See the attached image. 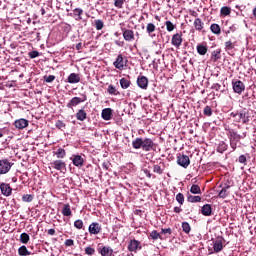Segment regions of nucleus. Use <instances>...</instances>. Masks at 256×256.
<instances>
[{"mask_svg": "<svg viewBox=\"0 0 256 256\" xmlns=\"http://www.w3.org/2000/svg\"><path fill=\"white\" fill-rule=\"evenodd\" d=\"M74 15H76V17H78L76 19V21H81V19H83V17H81V15H83V9H81V8L74 9Z\"/></svg>", "mask_w": 256, "mask_h": 256, "instance_id": "a18cd8bd", "label": "nucleus"}, {"mask_svg": "<svg viewBox=\"0 0 256 256\" xmlns=\"http://www.w3.org/2000/svg\"><path fill=\"white\" fill-rule=\"evenodd\" d=\"M203 113L206 117H211V115H213V110L211 109V106H205Z\"/></svg>", "mask_w": 256, "mask_h": 256, "instance_id": "3c124183", "label": "nucleus"}, {"mask_svg": "<svg viewBox=\"0 0 256 256\" xmlns=\"http://www.w3.org/2000/svg\"><path fill=\"white\" fill-rule=\"evenodd\" d=\"M155 29H157V27L153 23H148L146 26V32L148 33V35L155 33Z\"/></svg>", "mask_w": 256, "mask_h": 256, "instance_id": "58836bf2", "label": "nucleus"}, {"mask_svg": "<svg viewBox=\"0 0 256 256\" xmlns=\"http://www.w3.org/2000/svg\"><path fill=\"white\" fill-rule=\"evenodd\" d=\"M188 203H201V196H194L189 194L187 196Z\"/></svg>", "mask_w": 256, "mask_h": 256, "instance_id": "72a5a7b5", "label": "nucleus"}, {"mask_svg": "<svg viewBox=\"0 0 256 256\" xmlns=\"http://www.w3.org/2000/svg\"><path fill=\"white\" fill-rule=\"evenodd\" d=\"M176 201L177 203H179V205H183V203H185V196L183 195V193H178L176 195Z\"/></svg>", "mask_w": 256, "mask_h": 256, "instance_id": "de8ad7c7", "label": "nucleus"}, {"mask_svg": "<svg viewBox=\"0 0 256 256\" xmlns=\"http://www.w3.org/2000/svg\"><path fill=\"white\" fill-rule=\"evenodd\" d=\"M77 121H85L87 119V112H85V107L78 110L76 113Z\"/></svg>", "mask_w": 256, "mask_h": 256, "instance_id": "393cba45", "label": "nucleus"}, {"mask_svg": "<svg viewBox=\"0 0 256 256\" xmlns=\"http://www.w3.org/2000/svg\"><path fill=\"white\" fill-rule=\"evenodd\" d=\"M148 239H153V241H157V239L163 240V237H161V234L157 232V230H153L149 236Z\"/></svg>", "mask_w": 256, "mask_h": 256, "instance_id": "473e14b6", "label": "nucleus"}, {"mask_svg": "<svg viewBox=\"0 0 256 256\" xmlns=\"http://www.w3.org/2000/svg\"><path fill=\"white\" fill-rule=\"evenodd\" d=\"M74 227L76 229H83V220H81V219L75 220Z\"/></svg>", "mask_w": 256, "mask_h": 256, "instance_id": "864d4df0", "label": "nucleus"}, {"mask_svg": "<svg viewBox=\"0 0 256 256\" xmlns=\"http://www.w3.org/2000/svg\"><path fill=\"white\" fill-rule=\"evenodd\" d=\"M238 161L239 163H247V157L245 155H240Z\"/></svg>", "mask_w": 256, "mask_h": 256, "instance_id": "680f3d73", "label": "nucleus"}, {"mask_svg": "<svg viewBox=\"0 0 256 256\" xmlns=\"http://www.w3.org/2000/svg\"><path fill=\"white\" fill-rule=\"evenodd\" d=\"M161 233L163 234V235H171V233H173V230H171V228H162L161 229Z\"/></svg>", "mask_w": 256, "mask_h": 256, "instance_id": "bf43d9fd", "label": "nucleus"}, {"mask_svg": "<svg viewBox=\"0 0 256 256\" xmlns=\"http://www.w3.org/2000/svg\"><path fill=\"white\" fill-rule=\"evenodd\" d=\"M87 101V95L81 94V97H73L66 105L68 109H73V107H77L80 103H85Z\"/></svg>", "mask_w": 256, "mask_h": 256, "instance_id": "39448f33", "label": "nucleus"}, {"mask_svg": "<svg viewBox=\"0 0 256 256\" xmlns=\"http://www.w3.org/2000/svg\"><path fill=\"white\" fill-rule=\"evenodd\" d=\"M112 118H113V109L105 108L102 110V119H104V121H111Z\"/></svg>", "mask_w": 256, "mask_h": 256, "instance_id": "aec40b11", "label": "nucleus"}, {"mask_svg": "<svg viewBox=\"0 0 256 256\" xmlns=\"http://www.w3.org/2000/svg\"><path fill=\"white\" fill-rule=\"evenodd\" d=\"M0 191H1L2 195H4V197H11V194L13 193V188H11L10 184L1 183Z\"/></svg>", "mask_w": 256, "mask_h": 256, "instance_id": "4468645a", "label": "nucleus"}, {"mask_svg": "<svg viewBox=\"0 0 256 256\" xmlns=\"http://www.w3.org/2000/svg\"><path fill=\"white\" fill-rule=\"evenodd\" d=\"M224 49L226 52L232 51V49H235V42L228 40L224 43Z\"/></svg>", "mask_w": 256, "mask_h": 256, "instance_id": "f704fd0d", "label": "nucleus"}, {"mask_svg": "<svg viewBox=\"0 0 256 256\" xmlns=\"http://www.w3.org/2000/svg\"><path fill=\"white\" fill-rule=\"evenodd\" d=\"M15 163L7 158L0 159V175H7Z\"/></svg>", "mask_w": 256, "mask_h": 256, "instance_id": "7ed1b4c3", "label": "nucleus"}, {"mask_svg": "<svg viewBox=\"0 0 256 256\" xmlns=\"http://www.w3.org/2000/svg\"><path fill=\"white\" fill-rule=\"evenodd\" d=\"M48 235H51V236L55 235V229H49Z\"/></svg>", "mask_w": 256, "mask_h": 256, "instance_id": "774afa93", "label": "nucleus"}, {"mask_svg": "<svg viewBox=\"0 0 256 256\" xmlns=\"http://www.w3.org/2000/svg\"><path fill=\"white\" fill-rule=\"evenodd\" d=\"M128 62L129 60H127V58H125L123 54H119L116 60L113 62V65L115 69H118L119 71H125Z\"/></svg>", "mask_w": 256, "mask_h": 256, "instance_id": "20e7f679", "label": "nucleus"}, {"mask_svg": "<svg viewBox=\"0 0 256 256\" xmlns=\"http://www.w3.org/2000/svg\"><path fill=\"white\" fill-rule=\"evenodd\" d=\"M86 255H95V248L88 246L85 248Z\"/></svg>", "mask_w": 256, "mask_h": 256, "instance_id": "6e6d98bb", "label": "nucleus"}, {"mask_svg": "<svg viewBox=\"0 0 256 256\" xmlns=\"http://www.w3.org/2000/svg\"><path fill=\"white\" fill-rule=\"evenodd\" d=\"M141 245V242H139L136 239H133L128 244V251L135 252L137 249H139V246Z\"/></svg>", "mask_w": 256, "mask_h": 256, "instance_id": "5701e85b", "label": "nucleus"}, {"mask_svg": "<svg viewBox=\"0 0 256 256\" xmlns=\"http://www.w3.org/2000/svg\"><path fill=\"white\" fill-rule=\"evenodd\" d=\"M107 93L109 95H114L115 97H117V95H121V92H119L117 90V88L113 85V84H110L107 88Z\"/></svg>", "mask_w": 256, "mask_h": 256, "instance_id": "c756f323", "label": "nucleus"}, {"mask_svg": "<svg viewBox=\"0 0 256 256\" xmlns=\"http://www.w3.org/2000/svg\"><path fill=\"white\" fill-rule=\"evenodd\" d=\"M153 173H157V175H163V168L160 165H153Z\"/></svg>", "mask_w": 256, "mask_h": 256, "instance_id": "8fccbe9b", "label": "nucleus"}, {"mask_svg": "<svg viewBox=\"0 0 256 256\" xmlns=\"http://www.w3.org/2000/svg\"><path fill=\"white\" fill-rule=\"evenodd\" d=\"M120 87L122 89H129L131 87V81L127 80V78L120 79Z\"/></svg>", "mask_w": 256, "mask_h": 256, "instance_id": "7c9ffc66", "label": "nucleus"}, {"mask_svg": "<svg viewBox=\"0 0 256 256\" xmlns=\"http://www.w3.org/2000/svg\"><path fill=\"white\" fill-rule=\"evenodd\" d=\"M94 25H95V28L97 31H101V29H103V27H105V23L101 19L95 20Z\"/></svg>", "mask_w": 256, "mask_h": 256, "instance_id": "ea45409f", "label": "nucleus"}, {"mask_svg": "<svg viewBox=\"0 0 256 256\" xmlns=\"http://www.w3.org/2000/svg\"><path fill=\"white\" fill-rule=\"evenodd\" d=\"M228 147L229 146L227 145V143L221 142L217 148V151H218V153H225V151H227Z\"/></svg>", "mask_w": 256, "mask_h": 256, "instance_id": "79ce46f5", "label": "nucleus"}, {"mask_svg": "<svg viewBox=\"0 0 256 256\" xmlns=\"http://www.w3.org/2000/svg\"><path fill=\"white\" fill-rule=\"evenodd\" d=\"M16 129H25L29 127V120L25 118H20L14 122Z\"/></svg>", "mask_w": 256, "mask_h": 256, "instance_id": "f3484780", "label": "nucleus"}, {"mask_svg": "<svg viewBox=\"0 0 256 256\" xmlns=\"http://www.w3.org/2000/svg\"><path fill=\"white\" fill-rule=\"evenodd\" d=\"M54 155H56L57 159H64L67 152L63 148H58Z\"/></svg>", "mask_w": 256, "mask_h": 256, "instance_id": "c9c22d12", "label": "nucleus"}, {"mask_svg": "<svg viewBox=\"0 0 256 256\" xmlns=\"http://www.w3.org/2000/svg\"><path fill=\"white\" fill-rule=\"evenodd\" d=\"M137 85L140 89H147L149 87V79L146 76H138Z\"/></svg>", "mask_w": 256, "mask_h": 256, "instance_id": "dca6fc26", "label": "nucleus"}, {"mask_svg": "<svg viewBox=\"0 0 256 256\" xmlns=\"http://www.w3.org/2000/svg\"><path fill=\"white\" fill-rule=\"evenodd\" d=\"M201 213L204 215V217H211L213 215V207L211 204H205L202 206Z\"/></svg>", "mask_w": 256, "mask_h": 256, "instance_id": "6ab92c4d", "label": "nucleus"}, {"mask_svg": "<svg viewBox=\"0 0 256 256\" xmlns=\"http://www.w3.org/2000/svg\"><path fill=\"white\" fill-rule=\"evenodd\" d=\"M232 88L234 93L241 95L245 91V83L241 80H232Z\"/></svg>", "mask_w": 256, "mask_h": 256, "instance_id": "9d476101", "label": "nucleus"}, {"mask_svg": "<svg viewBox=\"0 0 256 256\" xmlns=\"http://www.w3.org/2000/svg\"><path fill=\"white\" fill-rule=\"evenodd\" d=\"M81 81V76L77 73H71L67 78V83L75 84Z\"/></svg>", "mask_w": 256, "mask_h": 256, "instance_id": "b1692460", "label": "nucleus"}, {"mask_svg": "<svg viewBox=\"0 0 256 256\" xmlns=\"http://www.w3.org/2000/svg\"><path fill=\"white\" fill-rule=\"evenodd\" d=\"M51 167L56 171H60V173L67 172V164L63 160H54L51 162Z\"/></svg>", "mask_w": 256, "mask_h": 256, "instance_id": "6e6552de", "label": "nucleus"}, {"mask_svg": "<svg viewBox=\"0 0 256 256\" xmlns=\"http://www.w3.org/2000/svg\"><path fill=\"white\" fill-rule=\"evenodd\" d=\"M228 137L230 141V147L232 151H235V149H237V143H239V141L243 139V136L239 135V133H237V131H235L234 129H229Z\"/></svg>", "mask_w": 256, "mask_h": 256, "instance_id": "f03ea898", "label": "nucleus"}, {"mask_svg": "<svg viewBox=\"0 0 256 256\" xmlns=\"http://www.w3.org/2000/svg\"><path fill=\"white\" fill-rule=\"evenodd\" d=\"M62 215L64 217H71V215H73V212L71 211V205H69V204H64L63 205Z\"/></svg>", "mask_w": 256, "mask_h": 256, "instance_id": "cd10ccee", "label": "nucleus"}, {"mask_svg": "<svg viewBox=\"0 0 256 256\" xmlns=\"http://www.w3.org/2000/svg\"><path fill=\"white\" fill-rule=\"evenodd\" d=\"M196 51L198 55H207V51H209V48H207V45L204 44H198L196 47Z\"/></svg>", "mask_w": 256, "mask_h": 256, "instance_id": "bb28decb", "label": "nucleus"}, {"mask_svg": "<svg viewBox=\"0 0 256 256\" xmlns=\"http://www.w3.org/2000/svg\"><path fill=\"white\" fill-rule=\"evenodd\" d=\"M34 198L35 196L33 194H25L22 196V201L24 203H31V201H33Z\"/></svg>", "mask_w": 256, "mask_h": 256, "instance_id": "c03bdc74", "label": "nucleus"}, {"mask_svg": "<svg viewBox=\"0 0 256 256\" xmlns=\"http://www.w3.org/2000/svg\"><path fill=\"white\" fill-rule=\"evenodd\" d=\"M210 31L213 35H221V26L217 23H213L210 25Z\"/></svg>", "mask_w": 256, "mask_h": 256, "instance_id": "c85d7f7f", "label": "nucleus"}, {"mask_svg": "<svg viewBox=\"0 0 256 256\" xmlns=\"http://www.w3.org/2000/svg\"><path fill=\"white\" fill-rule=\"evenodd\" d=\"M29 57H30V59H35V58L39 57V51L33 50V51L29 52Z\"/></svg>", "mask_w": 256, "mask_h": 256, "instance_id": "4d7b16f0", "label": "nucleus"}, {"mask_svg": "<svg viewBox=\"0 0 256 256\" xmlns=\"http://www.w3.org/2000/svg\"><path fill=\"white\" fill-rule=\"evenodd\" d=\"M190 193L193 195H201V187H199L197 184L192 185L190 188Z\"/></svg>", "mask_w": 256, "mask_h": 256, "instance_id": "e433bc0d", "label": "nucleus"}, {"mask_svg": "<svg viewBox=\"0 0 256 256\" xmlns=\"http://www.w3.org/2000/svg\"><path fill=\"white\" fill-rule=\"evenodd\" d=\"M182 231L187 235L191 233V225H189V222H182Z\"/></svg>", "mask_w": 256, "mask_h": 256, "instance_id": "a19ab883", "label": "nucleus"}, {"mask_svg": "<svg viewBox=\"0 0 256 256\" xmlns=\"http://www.w3.org/2000/svg\"><path fill=\"white\" fill-rule=\"evenodd\" d=\"M211 61H213V63H217L219 61V59H221V49H216L211 53V57H210Z\"/></svg>", "mask_w": 256, "mask_h": 256, "instance_id": "a878e982", "label": "nucleus"}, {"mask_svg": "<svg viewBox=\"0 0 256 256\" xmlns=\"http://www.w3.org/2000/svg\"><path fill=\"white\" fill-rule=\"evenodd\" d=\"M238 114L237 112H231L230 117H233V119H237L238 118Z\"/></svg>", "mask_w": 256, "mask_h": 256, "instance_id": "338daca9", "label": "nucleus"}, {"mask_svg": "<svg viewBox=\"0 0 256 256\" xmlns=\"http://www.w3.org/2000/svg\"><path fill=\"white\" fill-rule=\"evenodd\" d=\"M144 173H145L146 177H148V179H151L152 174H151V172L149 170H147V169L144 170Z\"/></svg>", "mask_w": 256, "mask_h": 256, "instance_id": "e2e57ef3", "label": "nucleus"}, {"mask_svg": "<svg viewBox=\"0 0 256 256\" xmlns=\"http://www.w3.org/2000/svg\"><path fill=\"white\" fill-rule=\"evenodd\" d=\"M132 147L133 149H142V151H155L157 149V144L153 142V139L151 138H135L132 141Z\"/></svg>", "mask_w": 256, "mask_h": 256, "instance_id": "f257e3e1", "label": "nucleus"}, {"mask_svg": "<svg viewBox=\"0 0 256 256\" xmlns=\"http://www.w3.org/2000/svg\"><path fill=\"white\" fill-rule=\"evenodd\" d=\"M194 28L196 31H199V33H207V31H205V23H203L201 18H196L194 20Z\"/></svg>", "mask_w": 256, "mask_h": 256, "instance_id": "2eb2a0df", "label": "nucleus"}, {"mask_svg": "<svg viewBox=\"0 0 256 256\" xmlns=\"http://www.w3.org/2000/svg\"><path fill=\"white\" fill-rule=\"evenodd\" d=\"M72 163L73 165H75V167H78L79 169H81V167H83L85 163V160L83 159V157H81V155H73Z\"/></svg>", "mask_w": 256, "mask_h": 256, "instance_id": "a211bd4d", "label": "nucleus"}, {"mask_svg": "<svg viewBox=\"0 0 256 256\" xmlns=\"http://www.w3.org/2000/svg\"><path fill=\"white\" fill-rule=\"evenodd\" d=\"M124 41L131 43L135 41V32L131 29L121 28Z\"/></svg>", "mask_w": 256, "mask_h": 256, "instance_id": "1a4fd4ad", "label": "nucleus"}, {"mask_svg": "<svg viewBox=\"0 0 256 256\" xmlns=\"http://www.w3.org/2000/svg\"><path fill=\"white\" fill-rule=\"evenodd\" d=\"M165 26H166V30L168 31V33H171L173 31H175V24H173V22L171 21H166L165 22Z\"/></svg>", "mask_w": 256, "mask_h": 256, "instance_id": "37998d69", "label": "nucleus"}, {"mask_svg": "<svg viewBox=\"0 0 256 256\" xmlns=\"http://www.w3.org/2000/svg\"><path fill=\"white\" fill-rule=\"evenodd\" d=\"M76 49H77V51H81V49H83V43L79 42V43L76 45Z\"/></svg>", "mask_w": 256, "mask_h": 256, "instance_id": "0e129e2a", "label": "nucleus"}, {"mask_svg": "<svg viewBox=\"0 0 256 256\" xmlns=\"http://www.w3.org/2000/svg\"><path fill=\"white\" fill-rule=\"evenodd\" d=\"M223 243H225V238L218 236L216 241L213 242L214 253H221V250L225 247Z\"/></svg>", "mask_w": 256, "mask_h": 256, "instance_id": "9b49d317", "label": "nucleus"}, {"mask_svg": "<svg viewBox=\"0 0 256 256\" xmlns=\"http://www.w3.org/2000/svg\"><path fill=\"white\" fill-rule=\"evenodd\" d=\"M46 83H53L55 81V75H49L43 77Z\"/></svg>", "mask_w": 256, "mask_h": 256, "instance_id": "5fc2aeb1", "label": "nucleus"}, {"mask_svg": "<svg viewBox=\"0 0 256 256\" xmlns=\"http://www.w3.org/2000/svg\"><path fill=\"white\" fill-rule=\"evenodd\" d=\"M125 3V0H114V7L117 9H123V5Z\"/></svg>", "mask_w": 256, "mask_h": 256, "instance_id": "603ef678", "label": "nucleus"}, {"mask_svg": "<svg viewBox=\"0 0 256 256\" xmlns=\"http://www.w3.org/2000/svg\"><path fill=\"white\" fill-rule=\"evenodd\" d=\"M55 127L57 129H61L63 131V129H65L67 127V124H65L63 122V120H57L56 123H55Z\"/></svg>", "mask_w": 256, "mask_h": 256, "instance_id": "49530a36", "label": "nucleus"}, {"mask_svg": "<svg viewBox=\"0 0 256 256\" xmlns=\"http://www.w3.org/2000/svg\"><path fill=\"white\" fill-rule=\"evenodd\" d=\"M220 15H221V17H227V16L231 15V7L223 6L220 9Z\"/></svg>", "mask_w": 256, "mask_h": 256, "instance_id": "2f4dec72", "label": "nucleus"}, {"mask_svg": "<svg viewBox=\"0 0 256 256\" xmlns=\"http://www.w3.org/2000/svg\"><path fill=\"white\" fill-rule=\"evenodd\" d=\"M181 211H183V209H181V207H174V213H181Z\"/></svg>", "mask_w": 256, "mask_h": 256, "instance_id": "69168bd1", "label": "nucleus"}, {"mask_svg": "<svg viewBox=\"0 0 256 256\" xmlns=\"http://www.w3.org/2000/svg\"><path fill=\"white\" fill-rule=\"evenodd\" d=\"M18 255L27 256V255H31V252H29V250H27V246H21L18 249Z\"/></svg>", "mask_w": 256, "mask_h": 256, "instance_id": "4c0bfd02", "label": "nucleus"}, {"mask_svg": "<svg viewBox=\"0 0 256 256\" xmlns=\"http://www.w3.org/2000/svg\"><path fill=\"white\" fill-rule=\"evenodd\" d=\"M102 230L103 228L101 227V224H99L98 222H92L88 227L90 235H99V233H101Z\"/></svg>", "mask_w": 256, "mask_h": 256, "instance_id": "ddd939ff", "label": "nucleus"}, {"mask_svg": "<svg viewBox=\"0 0 256 256\" xmlns=\"http://www.w3.org/2000/svg\"><path fill=\"white\" fill-rule=\"evenodd\" d=\"M64 245L66 247H73V245H75V241L73 239H67L65 242H64Z\"/></svg>", "mask_w": 256, "mask_h": 256, "instance_id": "13d9d810", "label": "nucleus"}, {"mask_svg": "<svg viewBox=\"0 0 256 256\" xmlns=\"http://www.w3.org/2000/svg\"><path fill=\"white\" fill-rule=\"evenodd\" d=\"M242 123L244 125H247V123H249L250 121V116H249V112L246 111V110H241L239 113H238V118H236V122L237 123Z\"/></svg>", "mask_w": 256, "mask_h": 256, "instance_id": "f8f14e48", "label": "nucleus"}, {"mask_svg": "<svg viewBox=\"0 0 256 256\" xmlns=\"http://www.w3.org/2000/svg\"><path fill=\"white\" fill-rule=\"evenodd\" d=\"M98 253L102 256H113V249L109 246H103L102 248H98Z\"/></svg>", "mask_w": 256, "mask_h": 256, "instance_id": "412c9836", "label": "nucleus"}, {"mask_svg": "<svg viewBox=\"0 0 256 256\" xmlns=\"http://www.w3.org/2000/svg\"><path fill=\"white\" fill-rule=\"evenodd\" d=\"M229 189H231V185L226 184L219 192L218 197L220 199H227L229 197Z\"/></svg>", "mask_w": 256, "mask_h": 256, "instance_id": "4be33fe9", "label": "nucleus"}, {"mask_svg": "<svg viewBox=\"0 0 256 256\" xmlns=\"http://www.w3.org/2000/svg\"><path fill=\"white\" fill-rule=\"evenodd\" d=\"M29 234H27V233H22L21 235H20V241L22 242V243H24V244H27V243H29Z\"/></svg>", "mask_w": 256, "mask_h": 256, "instance_id": "09e8293b", "label": "nucleus"}, {"mask_svg": "<svg viewBox=\"0 0 256 256\" xmlns=\"http://www.w3.org/2000/svg\"><path fill=\"white\" fill-rule=\"evenodd\" d=\"M171 45H173V47H175L176 49L181 48V45H183V32L180 31L172 35Z\"/></svg>", "mask_w": 256, "mask_h": 256, "instance_id": "423d86ee", "label": "nucleus"}, {"mask_svg": "<svg viewBox=\"0 0 256 256\" xmlns=\"http://www.w3.org/2000/svg\"><path fill=\"white\" fill-rule=\"evenodd\" d=\"M177 164L180 167L187 169V167H189V165H191V159H189V156H187L185 154H178L177 155Z\"/></svg>", "mask_w": 256, "mask_h": 256, "instance_id": "0eeeda50", "label": "nucleus"}, {"mask_svg": "<svg viewBox=\"0 0 256 256\" xmlns=\"http://www.w3.org/2000/svg\"><path fill=\"white\" fill-rule=\"evenodd\" d=\"M211 89H213L214 91H220L221 90V84L215 83V84L212 85Z\"/></svg>", "mask_w": 256, "mask_h": 256, "instance_id": "052dcab7", "label": "nucleus"}]
</instances>
